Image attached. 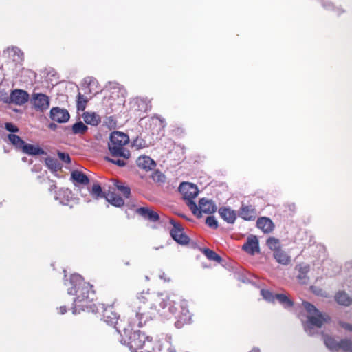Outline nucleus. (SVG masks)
I'll use <instances>...</instances> for the list:
<instances>
[{
    "instance_id": "nucleus-1",
    "label": "nucleus",
    "mask_w": 352,
    "mask_h": 352,
    "mask_svg": "<svg viewBox=\"0 0 352 352\" xmlns=\"http://www.w3.org/2000/svg\"><path fill=\"white\" fill-rule=\"evenodd\" d=\"M129 143V138L126 133L120 131L112 132L108 143V148L112 158L106 157V160L120 167L126 166V161L131 156L129 150L126 147Z\"/></svg>"
},
{
    "instance_id": "nucleus-2",
    "label": "nucleus",
    "mask_w": 352,
    "mask_h": 352,
    "mask_svg": "<svg viewBox=\"0 0 352 352\" xmlns=\"http://www.w3.org/2000/svg\"><path fill=\"white\" fill-rule=\"evenodd\" d=\"M158 307H167V296L164 298L162 296H155L148 292L139 293L132 303V309L136 317H142L148 313L150 309H157Z\"/></svg>"
},
{
    "instance_id": "nucleus-3",
    "label": "nucleus",
    "mask_w": 352,
    "mask_h": 352,
    "mask_svg": "<svg viewBox=\"0 0 352 352\" xmlns=\"http://www.w3.org/2000/svg\"><path fill=\"white\" fill-rule=\"evenodd\" d=\"M142 327V322L140 321L138 324L134 319L129 321L126 327H123L122 340L126 343L131 352H139L146 340V336L140 330H135V327Z\"/></svg>"
},
{
    "instance_id": "nucleus-4",
    "label": "nucleus",
    "mask_w": 352,
    "mask_h": 352,
    "mask_svg": "<svg viewBox=\"0 0 352 352\" xmlns=\"http://www.w3.org/2000/svg\"><path fill=\"white\" fill-rule=\"evenodd\" d=\"M167 300L169 301V311L173 314H177V320L175 322V326L177 328H182L184 324H189L192 320V314L188 309V302L186 300L178 298V302L170 300L168 296Z\"/></svg>"
},
{
    "instance_id": "nucleus-5",
    "label": "nucleus",
    "mask_w": 352,
    "mask_h": 352,
    "mask_svg": "<svg viewBox=\"0 0 352 352\" xmlns=\"http://www.w3.org/2000/svg\"><path fill=\"white\" fill-rule=\"evenodd\" d=\"M108 188L105 198L108 202L116 207H121L124 204V199L116 194V191H118L125 198H129L131 195L130 188L116 179L111 180Z\"/></svg>"
},
{
    "instance_id": "nucleus-6",
    "label": "nucleus",
    "mask_w": 352,
    "mask_h": 352,
    "mask_svg": "<svg viewBox=\"0 0 352 352\" xmlns=\"http://www.w3.org/2000/svg\"><path fill=\"white\" fill-rule=\"evenodd\" d=\"M71 287L68 288V293L75 295L74 300L80 302L79 299L95 298L96 293L93 289V286L89 283L83 280L80 276H73L70 280Z\"/></svg>"
},
{
    "instance_id": "nucleus-7",
    "label": "nucleus",
    "mask_w": 352,
    "mask_h": 352,
    "mask_svg": "<svg viewBox=\"0 0 352 352\" xmlns=\"http://www.w3.org/2000/svg\"><path fill=\"white\" fill-rule=\"evenodd\" d=\"M99 313H102V320L109 326H113L116 331L121 333L123 327H126L124 320H119V314L114 307L111 305L105 306L104 304L98 303Z\"/></svg>"
},
{
    "instance_id": "nucleus-8",
    "label": "nucleus",
    "mask_w": 352,
    "mask_h": 352,
    "mask_svg": "<svg viewBox=\"0 0 352 352\" xmlns=\"http://www.w3.org/2000/svg\"><path fill=\"white\" fill-rule=\"evenodd\" d=\"M179 191L192 213H199L197 210V205L194 201L199 194L197 186L189 182H182L179 185Z\"/></svg>"
},
{
    "instance_id": "nucleus-9",
    "label": "nucleus",
    "mask_w": 352,
    "mask_h": 352,
    "mask_svg": "<svg viewBox=\"0 0 352 352\" xmlns=\"http://www.w3.org/2000/svg\"><path fill=\"white\" fill-rule=\"evenodd\" d=\"M302 305L309 313L307 316V326L309 327H316L320 328L324 323H327L331 320L330 317L327 314L321 313L310 302H303Z\"/></svg>"
},
{
    "instance_id": "nucleus-10",
    "label": "nucleus",
    "mask_w": 352,
    "mask_h": 352,
    "mask_svg": "<svg viewBox=\"0 0 352 352\" xmlns=\"http://www.w3.org/2000/svg\"><path fill=\"white\" fill-rule=\"evenodd\" d=\"M79 299L80 302L77 300H74L73 313L80 314L81 311L91 312L94 314L99 313L98 304L94 302V298Z\"/></svg>"
},
{
    "instance_id": "nucleus-11",
    "label": "nucleus",
    "mask_w": 352,
    "mask_h": 352,
    "mask_svg": "<svg viewBox=\"0 0 352 352\" xmlns=\"http://www.w3.org/2000/svg\"><path fill=\"white\" fill-rule=\"evenodd\" d=\"M170 223L173 226V228L170 231L171 237L179 244H188L190 241V239L184 233V228L180 223L177 222L173 219H170Z\"/></svg>"
},
{
    "instance_id": "nucleus-12",
    "label": "nucleus",
    "mask_w": 352,
    "mask_h": 352,
    "mask_svg": "<svg viewBox=\"0 0 352 352\" xmlns=\"http://www.w3.org/2000/svg\"><path fill=\"white\" fill-rule=\"evenodd\" d=\"M31 102L36 110L41 111H45L50 106L49 97L44 94H33Z\"/></svg>"
},
{
    "instance_id": "nucleus-13",
    "label": "nucleus",
    "mask_w": 352,
    "mask_h": 352,
    "mask_svg": "<svg viewBox=\"0 0 352 352\" xmlns=\"http://www.w3.org/2000/svg\"><path fill=\"white\" fill-rule=\"evenodd\" d=\"M197 210L199 213L196 212V214H193L197 218H200L202 216V213L210 214L215 212L217 210V206L212 200L202 198L199 201Z\"/></svg>"
},
{
    "instance_id": "nucleus-14",
    "label": "nucleus",
    "mask_w": 352,
    "mask_h": 352,
    "mask_svg": "<svg viewBox=\"0 0 352 352\" xmlns=\"http://www.w3.org/2000/svg\"><path fill=\"white\" fill-rule=\"evenodd\" d=\"M29 98L28 93L22 89H14L10 96V102L17 105L24 104L28 101Z\"/></svg>"
},
{
    "instance_id": "nucleus-15",
    "label": "nucleus",
    "mask_w": 352,
    "mask_h": 352,
    "mask_svg": "<svg viewBox=\"0 0 352 352\" xmlns=\"http://www.w3.org/2000/svg\"><path fill=\"white\" fill-rule=\"evenodd\" d=\"M242 249L250 255H254L259 252L258 240L256 236H251L247 239L246 242L243 245Z\"/></svg>"
},
{
    "instance_id": "nucleus-16",
    "label": "nucleus",
    "mask_w": 352,
    "mask_h": 352,
    "mask_svg": "<svg viewBox=\"0 0 352 352\" xmlns=\"http://www.w3.org/2000/svg\"><path fill=\"white\" fill-rule=\"evenodd\" d=\"M69 114L67 110L59 107H53L50 111L51 119L58 123L66 122L69 119Z\"/></svg>"
},
{
    "instance_id": "nucleus-17",
    "label": "nucleus",
    "mask_w": 352,
    "mask_h": 352,
    "mask_svg": "<svg viewBox=\"0 0 352 352\" xmlns=\"http://www.w3.org/2000/svg\"><path fill=\"white\" fill-rule=\"evenodd\" d=\"M164 348V343L160 344L157 340H153V338L146 336V340L139 352H157Z\"/></svg>"
},
{
    "instance_id": "nucleus-18",
    "label": "nucleus",
    "mask_w": 352,
    "mask_h": 352,
    "mask_svg": "<svg viewBox=\"0 0 352 352\" xmlns=\"http://www.w3.org/2000/svg\"><path fill=\"white\" fill-rule=\"evenodd\" d=\"M295 269L298 272L297 278L300 283L307 284L309 280L308 273L310 266L306 263H300L296 265Z\"/></svg>"
},
{
    "instance_id": "nucleus-19",
    "label": "nucleus",
    "mask_w": 352,
    "mask_h": 352,
    "mask_svg": "<svg viewBox=\"0 0 352 352\" xmlns=\"http://www.w3.org/2000/svg\"><path fill=\"white\" fill-rule=\"evenodd\" d=\"M256 210L254 206L243 205L239 211V217L246 221H253L256 218Z\"/></svg>"
},
{
    "instance_id": "nucleus-20",
    "label": "nucleus",
    "mask_w": 352,
    "mask_h": 352,
    "mask_svg": "<svg viewBox=\"0 0 352 352\" xmlns=\"http://www.w3.org/2000/svg\"><path fill=\"white\" fill-rule=\"evenodd\" d=\"M137 213L152 222H156L160 219V216L156 212L146 207L138 208Z\"/></svg>"
},
{
    "instance_id": "nucleus-21",
    "label": "nucleus",
    "mask_w": 352,
    "mask_h": 352,
    "mask_svg": "<svg viewBox=\"0 0 352 352\" xmlns=\"http://www.w3.org/2000/svg\"><path fill=\"white\" fill-rule=\"evenodd\" d=\"M23 153L28 154L29 155H46V152L39 147L38 146H35L30 144H26L25 142L23 148H21Z\"/></svg>"
},
{
    "instance_id": "nucleus-22",
    "label": "nucleus",
    "mask_w": 352,
    "mask_h": 352,
    "mask_svg": "<svg viewBox=\"0 0 352 352\" xmlns=\"http://www.w3.org/2000/svg\"><path fill=\"white\" fill-rule=\"evenodd\" d=\"M137 165L142 169L151 170L155 166V163L148 156H140L137 160Z\"/></svg>"
},
{
    "instance_id": "nucleus-23",
    "label": "nucleus",
    "mask_w": 352,
    "mask_h": 352,
    "mask_svg": "<svg viewBox=\"0 0 352 352\" xmlns=\"http://www.w3.org/2000/svg\"><path fill=\"white\" fill-rule=\"evenodd\" d=\"M257 227L265 233L271 232L274 229V223L270 218L260 217L258 219Z\"/></svg>"
},
{
    "instance_id": "nucleus-24",
    "label": "nucleus",
    "mask_w": 352,
    "mask_h": 352,
    "mask_svg": "<svg viewBox=\"0 0 352 352\" xmlns=\"http://www.w3.org/2000/svg\"><path fill=\"white\" fill-rule=\"evenodd\" d=\"M274 258L280 264L287 265L291 262V256L283 249L276 250L273 253Z\"/></svg>"
},
{
    "instance_id": "nucleus-25",
    "label": "nucleus",
    "mask_w": 352,
    "mask_h": 352,
    "mask_svg": "<svg viewBox=\"0 0 352 352\" xmlns=\"http://www.w3.org/2000/svg\"><path fill=\"white\" fill-rule=\"evenodd\" d=\"M219 213L221 217L229 223H233L235 221L236 214L234 210L230 208L223 207L219 210Z\"/></svg>"
},
{
    "instance_id": "nucleus-26",
    "label": "nucleus",
    "mask_w": 352,
    "mask_h": 352,
    "mask_svg": "<svg viewBox=\"0 0 352 352\" xmlns=\"http://www.w3.org/2000/svg\"><path fill=\"white\" fill-rule=\"evenodd\" d=\"M72 179L80 184L87 185L89 183V179L88 177L81 171L74 170L71 174Z\"/></svg>"
},
{
    "instance_id": "nucleus-27",
    "label": "nucleus",
    "mask_w": 352,
    "mask_h": 352,
    "mask_svg": "<svg viewBox=\"0 0 352 352\" xmlns=\"http://www.w3.org/2000/svg\"><path fill=\"white\" fill-rule=\"evenodd\" d=\"M83 119L86 124L97 126L101 121L100 117L96 113L85 112L83 113Z\"/></svg>"
},
{
    "instance_id": "nucleus-28",
    "label": "nucleus",
    "mask_w": 352,
    "mask_h": 352,
    "mask_svg": "<svg viewBox=\"0 0 352 352\" xmlns=\"http://www.w3.org/2000/svg\"><path fill=\"white\" fill-rule=\"evenodd\" d=\"M335 299L338 304L344 306H349L352 302V299L344 292H338L335 296Z\"/></svg>"
},
{
    "instance_id": "nucleus-29",
    "label": "nucleus",
    "mask_w": 352,
    "mask_h": 352,
    "mask_svg": "<svg viewBox=\"0 0 352 352\" xmlns=\"http://www.w3.org/2000/svg\"><path fill=\"white\" fill-rule=\"evenodd\" d=\"M275 298L285 307H291L294 305L293 301L285 294H275Z\"/></svg>"
},
{
    "instance_id": "nucleus-30",
    "label": "nucleus",
    "mask_w": 352,
    "mask_h": 352,
    "mask_svg": "<svg viewBox=\"0 0 352 352\" xmlns=\"http://www.w3.org/2000/svg\"><path fill=\"white\" fill-rule=\"evenodd\" d=\"M8 138L12 145L16 148L21 150L25 142L19 136L15 134H9Z\"/></svg>"
},
{
    "instance_id": "nucleus-31",
    "label": "nucleus",
    "mask_w": 352,
    "mask_h": 352,
    "mask_svg": "<svg viewBox=\"0 0 352 352\" xmlns=\"http://www.w3.org/2000/svg\"><path fill=\"white\" fill-rule=\"evenodd\" d=\"M201 252L209 260L214 261L219 263L221 261V257L219 256L215 252L209 248H204L201 250Z\"/></svg>"
},
{
    "instance_id": "nucleus-32",
    "label": "nucleus",
    "mask_w": 352,
    "mask_h": 352,
    "mask_svg": "<svg viewBox=\"0 0 352 352\" xmlns=\"http://www.w3.org/2000/svg\"><path fill=\"white\" fill-rule=\"evenodd\" d=\"M324 342L327 347L331 350L339 349V342H337L333 337L325 336L324 337Z\"/></svg>"
},
{
    "instance_id": "nucleus-33",
    "label": "nucleus",
    "mask_w": 352,
    "mask_h": 352,
    "mask_svg": "<svg viewBox=\"0 0 352 352\" xmlns=\"http://www.w3.org/2000/svg\"><path fill=\"white\" fill-rule=\"evenodd\" d=\"M46 166L52 170L56 171L60 169V163L56 159L52 157H47L45 160Z\"/></svg>"
},
{
    "instance_id": "nucleus-34",
    "label": "nucleus",
    "mask_w": 352,
    "mask_h": 352,
    "mask_svg": "<svg viewBox=\"0 0 352 352\" xmlns=\"http://www.w3.org/2000/svg\"><path fill=\"white\" fill-rule=\"evenodd\" d=\"M76 102L77 109L78 111H83L86 108L87 104L88 102V99L81 93H78Z\"/></svg>"
},
{
    "instance_id": "nucleus-35",
    "label": "nucleus",
    "mask_w": 352,
    "mask_h": 352,
    "mask_svg": "<svg viewBox=\"0 0 352 352\" xmlns=\"http://www.w3.org/2000/svg\"><path fill=\"white\" fill-rule=\"evenodd\" d=\"M87 129L88 127L81 121L75 123L72 126V131L74 134H84Z\"/></svg>"
},
{
    "instance_id": "nucleus-36",
    "label": "nucleus",
    "mask_w": 352,
    "mask_h": 352,
    "mask_svg": "<svg viewBox=\"0 0 352 352\" xmlns=\"http://www.w3.org/2000/svg\"><path fill=\"white\" fill-rule=\"evenodd\" d=\"M90 193L92 195V197H94L96 199H98L100 197H103L106 196V193L104 194L102 192V188L100 185L98 184H94L92 186Z\"/></svg>"
},
{
    "instance_id": "nucleus-37",
    "label": "nucleus",
    "mask_w": 352,
    "mask_h": 352,
    "mask_svg": "<svg viewBox=\"0 0 352 352\" xmlns=\"http://www.w3.org/2000/svg\"><path fill=\"white\" fill-rule=\"evenodd\" d=\"M267 245L274 252H275L276 250L281 249L280 247V241L274 237H270L267 240Z\"/></svg>"
},
{
    "instance_id": "nucleus-38",
    "label": "nucleus",
    "mask_w": 352,
    "mask_h": 352,
    "mask_svg": "<svg viewBox=\"0 0 352 352\" xmlns=\"http://www.w3.org/2000/svg\"><path fill=\"white\" fill-rule=\"evenodd\" d=\"M339 349H342L345 351L352 352V341L348 339H343L339 342Z\"/></svg>"
},
{
    "instance_id": "nucleus-39",
    "label": "nucleus",
    "mask_w": 352,
    "mask_h": 352,
    "mask_svg": "<svg viewBox=\"0 0 352 352\" xmlns=\"http://www.w3.org/2000/svg\"><path fill=\"white\" fill-rule=\"evenodd\" d=\"M133 145L138 148H144L148 146V144L146 142V141L140 138H137L135 140H134Z\"/></svg>"
},
{
    "instance_id": "nucleus-40",
    "label": "nucleus",
    "mask_w": 352,
    "mask_h": 352,
    "mask_svg": "<svg viewBox=\"0 0 352 352\" xmlns=\"http://www.w3.org/2000/svg\"><path fill=\"white\" fill-rule=\"evenodd\" d=\"M206 223L212 228L217 229L218 228V222L213 216H209L206 219Z\"/></svg>"
},
{
    "instance_id": "nucleus-41",
    "label": "nucleus",
    "mask_w": 352,
    "mask_h": 352,
    "mask_svg": "<svg viewBox=\"0 0 352 352\" xmlns=\"http://www.w3.org/2000/svg\"><path fill=\"white\" fill-rule=\"evenodd\" d=\"M261 294L263 296V298L267 300H274L275 298V295H274L269 290L262 289L261 290Z\"/></svg>"
},
{
    "instance_id": "nucleus-42",
    "label": "nucleus",
    "mask_w": 352,
    "mask_h": 352,
    "mask_svg": "<svg viewBox=\"0 0 352 352\" xmlns=\"http://www.w3.org/2000/svg\"><path fill=\"white\" fill-rule=\"evenodd\" d=\"M58 157L65 163L69 164L71 162V158L68 153L58 152Z\"/></svg>"
},
{
    "instance_id": "nucleus-43",
    "label": "nucleus",
    "mask_w": 352,
    "mask_h": 352,
    "mask_svg": "<svg viewBox=\"0 0 352 352\" xmlns=\"http://www.w3.org/2000/svg\"><path fill=\"white\" fill-rule=\"evenodd\" d=\"M5 128L7 131L12 133H16L19 131V128L10 122H6L5 124Z\"/></svg>"
},
{
    "instance_id": "nucleus-44",
    "label": "nucleus",
    "mask_w": 352,
    "mask_h": 352,
    "mask_svg": "<svg viewBox=\"0 0 352 352\" xmlns=\"http://www.w3.org/2000/svg\"><path fill=\"white\" fill-rule=\"evenodd\" d=\"M153 120H155L156 122H159L161 129H164L166 126L165 119H164L160 116L154 117Z\"/></svg>"
},
{
    "instance_id": "nucleus-45",
    "label": "nucleus",
    "mask_w": 352,
    "mask_h": 352,
    "mask_svg": "<svg viewBox=\"0 0 352 352\" xmlns=\"http://www.w3.org/2000/svg\"><path fill=\"white\" fill-rule=\"evenodd\" d=\"M342 326L347 329V330H349V331H352V325L350 324H348V323H342Z\"/></svg>"
},
{
    "instance_id": "nucleus-46",
    "label": "nucleus",
    "mask_w": 352,
    "mask_h": 352,
    "mask_svg": "<svg viewBox=\"0 0 352 352\" xmlns=\"http://www.w3.org/2000/svg\"><path fill=\"white\" fill-rule=\"evenodd\" d=\"M59 312L60 314H64L67 312V308L65 306H61L59 307Z\"/></svg>"
},
{
    "instance_id": "nucleus-47",
    "label": "nucleus",
    "mask_w": 352,
    "mask_h": 352,
    "mask_svg": "<svg viewBox=\"0 0 352 352\" xmlns=\"http://www.w3.org/2000/svg\"><path fill=\"white\" fill-rule=\"evenodd\" d=\"M249 352H261L260 349L258 348H253Z\"/></svg>"
},
{
    "instance_id": "nucleus-48",
    "label": "nucleus",
    "mask_w": 352,
    "mask_h": 352,
    "mask_svg": "<svg viewBox=\"0 0 352 352\" xmlns=\"http://www.w3.org/2000/svg\"><path fill=\"white\" fill-rule=\"evenodd\" d=\"M96 81L94 80H91L89 82V85H91V84H95Z\"/></svg>"
}]
</instances>
